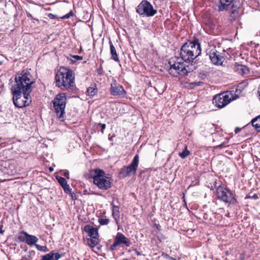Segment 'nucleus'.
<instances>
[{"label": "nucleus", "instance_id": "nucleus-22", "mask_svg": "<svg viewBox=\"0 0 260 260\" xmlns=\"http://www.w3.org/2000/svg\"><path fill=\"white\" fill-rule=\"evenodd\" d=\"M119 177L120 178H124L127 176H130L131 175L127 171V170L125 166L123 167L120 170L118 174Z\"/></svg>", "mask_w": 260, "mask_h": 260}, {"label": "nucleus", "instance_id": "nucleus-42", "mask_svg": "<svg viewBox=\"0 0 260 260\" xmlns=\"http://www.w3.org/2000/svg\"><path fill=\"white\" fill-rule=\"evenodd\" d=\"M235 12H236V10H233V11L231 12V15H232L233 14H234Z\"/></svg>", "mask_w": 260, "mask_h": 260}, {"label": "nucleus", "instance_id": "nucleus-21", "mask_svg": "<svg viewBox=\"0 0 260 260\" xmlns=\"http://www.w3.org/2000/svg\"><path fill=\"white\" fill-rule=\"evenodd\" d=\"M252 125L257 131H260V115L251 120Z\"/></svg>", "mask_w": 260, "mask_h": 260}, {"label": "nucleus", "instance_id": "nucleus-28", "mask_svg": "<svg viewBox=\"0 0 260 260\" xmlns=\"http://www.w3.org/2000/svg\"><path fill=\"white\" fill-rule=\"evenodd\" d=\"M99 222L101 225H107L109 222V220L107 218H100L99 219Z\"/></svg>", "mask_w": 260, "mask_h": 260}, {"label": "nucleus", "instance_id": "nucleus-37", "mask_svg": "<svg viewBox=\"0 0 260 260\" xmlns=\"http://www.w3.org/2000/svg\"><path fill=\"white\" fill-rule=\"evenodd\" d=\"M63 176L66 177L67 178L69 179V171H66L64 174Z\"/></svg>", "mask_w": 260, "mask_h": 260}, {"label": "nucleus", "instance_id": "nucleus-25", "mask_svg": "<svg viewBox=\"0 0 260 260\" xmlns=\"http://www.w3.org/2000/svg\"><path fill=\"white\" fill-rule=\"evenodd\" d=\"M119 209L118 206L114 205H112V216L115 219L119 217Z\"/></svg>", "mask_w": 260, "mask_h": 260}, {"label": "nucleus", "instance_id": "nucleus-12", "mask_svg": "<svg viewBox=\"0 0 260 260\" xmlns=\"http://www.w3.org/2000/svg\"><path fill=\"white\" fill-rule=\"evenodd\" d=\"M18 239L21 242H23L29 246L35 245L37 244L39 239L32 235L28 234L25 231H22L18 236Z\"/></svg>", "mask_w": 260, "mask_h": 260}, {"label": "nucleus", "instance_id": "nucleus-23", "mask_svg": "<svg viewBox=\"0 0 260 260\" xmlns=\"http://www.w3.org/2000/svg\"><path fill=\"white\" fill-rule=\"evenodd\" d=\"M88 245L93 248L95 246L99 243V237L90 238L87 239Z\"/></svg>", "mask_w": 260, "mask_h": 260}, {"label": "nucleus", "instance_id": "nucleus-43", "mask_svg": "<svg viewBox=\"0 0 260 260\" xmlns=\"http://www.w3.org/2000/svg\"><path fill=\"white\" fill-rule=\"evenodd\" d=\"M53 169L52 168H51V167H50V168H49V171H50V172L53 171Z\"/></svg>", "mask_w": 260, "mask_h": 260}, {"label": "nucleus", "instance_id": "nucleus-41", "mask_svg": "<svg viewBox=\"0 0 260 260\" xmlns=\"http://www.w3.org/2000/svg\"><path fill=\"white\" fill-rule=\"evenodd\" d=\"M202 83H203V82H199L197 83V85H200Z\"/></svg>", "mask_w": 260, "mask_h": 260}, {"label": "nucleus", "instance_id": "nucleus-20", "mask_svg": "<svg viewBox=\"0 0 260 260\" xmlns=\"http://www.w3.org/2000/svg\"><path fill=\"white\" fill-rule=\"evenodd\" d=\"M110 47V53L111 54V58L115 61H119L118 55L116 53V49L111 41L109 42Z\"/></svg>", "mask_w": 260, "mask_h": 260}, {"label": "nucleus", "instance_id": "nucleus-15", "mask_svg": "<svg viewBox=\"0 0 260 260\" xmlns=\"http://www.w3.org/2000/svg\"><path fill=\"white\" fill-rule=\"evenodd\" d=\"M139 161V157L138 154L135 155L131 164L127 166H125L127 171L131 175H135L136 173Z\"/></svg>", "mask_w": 260, "mask_h": 260}, {"label": "nucleus", "instance_id": "nucleus-40", "mask_svg": "<svg viewBox=\"0 0 260 260\" xmlns=\"http://www.w3.org/2000/svg\"><path fill=\"white\" fill-rule=\"evenodd\" d=\"M135 251H136V253L137 255H141V253L139 251H137V250H135Z\"/></svg>", "mask_w": 260, "mask_h": 260}, {"label": "nucleus", "instance_id": "nucleus-29", "mask_svg": "<svg viewBox=\"0 0 260 260\" xmlns=\"http://www.w3.org/2000/svg\"><path fill=\"white\" fill-rule=\"evenodd\" d=\"M36 247L37 249L39 251H43L44 252H46L48 250L47 248L46 247V246H41L38 244H36Z\"/></svg>", "mask_w": 260, "mask_h": 260}, {"label": "nucleus", "instance_id": "nucleus-35", "mask_svg": "<svg viewBox=\"0 0 260 260\" xmlns=\"http://www.w3.org/2000/svg\"><path fill=\"white\" fill-rule=\"evenodd\" d=\"M72 57L78 60H81L83 59V57L79 55H72Z\"/></svg>", "mask_w": 260, "mask_h": 260}, {"label": "nucleus", "instance_id": "nucleus-14", "mask_svg": "<svg viewBox=\"0 0 260 260\" xmlns=\"http://www.w3.org/2000/svg\"><path fill=\"white\" fill-rule=\"evenodd\" d=\"M208 54H209L211 61L214 64L220 65L223 62V57L215 48L211 49L207 53V55Z\"/></svg>", "mask_w": 260, "mask_h": 260}, {"label": "nucleus", "instance_id": "nucleus-32", "mask_svg": "<svg viewBox=\"0 0 260 260\" xmlns=\"http://www.w3.org/2000/svg\"><path fill=\"white\" fill-rule=\"evenodd\" d=\"M96 73L99 75H102L103 73V70L102 65H100V67L96 70Z\"/></svg>", "mask_w": 260, "mask_h": 260}, {"label": "nucleus", "instance_id": "nucleus-13", "mask_svg": "<svg viewBox=\"0 0 260 260\" xmlns=\"http://www.w3.org/2000/svg\"><path fill=\"white\" fill-rule=\"evenodd\" d=\"M110 93L112 95L122 98L125 96L126 91L121 85L114 80L111 84Z\"/></svg>", "mask_w": 260, "mask_h": 260}, {"label": "nucleus", "instance_id": "nucleus-46", "mask_svg": "<svg viewBox=\"0 0 260 260\" xmlns=\"http://www.w3.org/2000/svg\"><path fill=\"white\" fill-rule=\"evenodd\" d=\"M183 201H184V203H185V204H186V202H185V198H184V197H183Z\"/></svg>", "mask_w": 260, "mask_h": 260}, {"label": "nucleus", "instance_id": "nucleus-34", "mask_svg": "<svg viewBox=\"0 0 260 260\" xmlns=\"http://www.w3.org/2000/svg\"><path fill=\"white\" fill-rule=\"evenodd\" d=\"M73 15V12L72 11H71L69 13H68L67 14L63 16L62 18L64 19H67V18H70L71 16H72Z\"/></svg>", "mask_w": 260, "mask_h": 260}, {"label": "nucleus", "instance_id": "nucleus-27", "mask_svg": "<svg viewBox=\"0 0 260 260\" xmlns=\"http://www.w3.org/2000/svg\"><path fill=\"white\" fill-rule=\"evenodd\" d=\"M56 179L59 183L61 187L67 183L66 180L62 177L57 176H56Z\"/></svg>", "mask_w": 260, "mask_h": 260}, {"label": "nucleus", "instance_id": "nucleus-26", "mask_svg": "<svg viewBox=\"0 0 260 260\" xmlns=\"http://www.w3.org/2000/svg\"><path fill=\"white\" fill-rule=\"evenodd\" d=\"M97 91V89L93 86L89 87L87 89V93L88 95L91 96L94 95L96 93Z\"/></svg>", "mask_w": 260, "mask_h": 260}, {"label": "nucleus", "instance_id": "nucleus-19", "mask_svg": "<svg viewBox=\"0 0 260 260\" xmlns=\"http://www.w3.org/2000/svg\"><path fill=\"white\" fill-rule=\"evenodd\" d=\"M236 68L239 74L242 75H247L249 73V68L245 65L238 64L236 65Z\"/></svg>", "mask_w": 260, "mask_h": 260}, {"label": "nucleus", "instance_id": "nucleus-9", "mask_svg": "<svg viewBox=\"0 0 260 260\" xmlns=\"http://www.w3.org/2000/svg\"><path fill=\"white\" fill-rule=\"evenodd\" d=\"M216 192L218 198L223 202L233 205L237 204L236 195L228 188L219 186L217 188Z\"/></svg>", "mask_w": 260, "mask_h": 260}, {"label": "nucleus", "instance_id": "nucleus-33", "mask_svg": "<svg viewBox=\"0 0 260 260\" xmlns=\"http://www.w3.org/2000/svg\"><path fill=\"white\" fill-rule=\"evenodd\" d=\"M98 125H100L101 127V131L103 134L104 133V130L106 128V124L104 123H99Z\"/></svg>", "mask_w": 260, "mask_h": 260}, {"label": "nucleus", "instance_id": "nucleus-2", "mask_svg": "<svg viewBox=\"0 0 260 260\" xmlns=\"http://www.w3.org/2000/svg\"><path fill=\"white\" fill-rule=\"evenodd\" d=\"M56 85L62 90H73L75 87V74L70 68L61 67L55 76Z\"/></svg>", "mask_w": 260, "mask_h": 260}, {"label": "nucleus", "instance_id": "nucleus-3", "mask_svg": "<svg viewBox=\"0 0 260 260\" xmlns=\"http://www.w3.org/2000/svg\"><path fill=\"white\" fill-rule=\"evenodd\" d=\"M201 53V45L197 38H194L192 41L184 43L180 51L181 58L188 63L192 62Z\"/></svg>", "mask_w": 260, "mask_h": 260}, {"label": "nucleus", "instance_id": "nucleus-16", "mask_svg": "<svg viewBox=\"0 0 260 260\" xmlns=\"http://www.w3.org/2000/svg\"><path fill=\"white\" fill-rule=\"evenodd\" d=\"M84 229V231L88 234V235L90 238L99 237L98 230L97 228L87 224L85 225Z\"/></svg>", "mask_w": 260, "mask_h": 260}, {"label": "nucleus", "instance_id": "nucleus-1", "mask_svg": "<svg viewBox=\"0 0 260 260\" xmlns=\"http://www.w3.org/2000/svg\"><path fill=\"white\" fill-rule=\"evenodd\" d=\"M15 81L11 88L13 90L30 93L35 86L36 80L29 71L23 70L17 73Z\"/></svg>", "mask_w": 260, "mask_h": 260}, {"label": "nucleus", "instance_id": "nucleus-18", "mask_svg": "<svg viewBox=\"0 0 260 260\" xmlns=\"http://www.w3.org/2000/svg\"><path fill=\"white\" fill-rule=\"evenodd\" d=\"M61 257L58 253L50 252L42 256V260H58Z\"/></svg>", "mask_w": 260, "mask_h": 260}, {"label": "nucleus", "instance_id": "nucleus-38", "mask_svg": "<svg viewBox=\"0 0 260 260\" xmlns=\"http://www.w3.org/2000/svg\"><path fill=\"white\" fill-rule=\"evenodd\" d=\"M248 198H252L254 200H256L258 198V196L256 194H254L252 197L249 196Z\"/></svg>", "mask_w": 260, "mask_h": 260}, {"label": "nucleus", "instance_id": "nucleus-4", "mask_svg": "<svg viewBox=\"0 0 260 260\" xmlns=\"http://www.w3.org/2000/svg\"><path fill=\"white\" fill-rule=\"evenodd\" d=\"M90 175L93 179V183L98 187L103 190H107L112 186V179L106 176L105 172L100 169H96L91 170Z\"/></svg>", "mask_w": 260, "mask_h": 260}, {"label": "nucleus", "instance_id": "nucleus-17", "mask_svg": "<svg viewBox=\"0 0 260 260\" xmlns=\"http://www.w3.org/2000/svg\"><path fill=\"white\" fill-rule=\"evenodd\" d=\"M234 0H220L217 10L219 12L227 11Z\"/></svg>", "mask_w": 260, "mask_h": 260}, {"label": "nucleus", "instance_id": "nucleus-8", "mask_svg": "<svg viewBox=\"0 0 260 260\" xmlns=\"http://www.w3.org/2000/svg\"><path fill=\"white\" fill-rule=\"evenodd\" d=\"M13 94V101L14 105L22 108L28 106L31 102L29 93L23 92L18 90H11Z\"/></svg>", "mask_w": 260, "mask_h": 260}, {"label": "nucleus", "instance_id": "nucleus-5", "mask_svg": "<svg viewBox=\"0 0 260 260\" xmlns=\"http://www.w3.org/2000/svg\"><path fill=\"white\" fill-rule=\"evenodd\" d=\"M178 59L176 57L172 58L168 62L169 65V73L174 77L183 76L190 72L189 67L185 66L183 62L179 61Z\"/></svg>", "mask_w": 260, "mask_h": 260}, {"label": "nucleus", "instance_id": "nucleus-6", "mask_svg": "<svg viewBox=\"0 0 260 260\" xmlns=\"http://www.w3.org/2000/svg\"><path fill=\"white\" fill-rule=\"evenodd\" d=\"M237 96L234 91H226L214 95L213 103L215 107L221 109L236 100Z\"/></svg>", "mask_w": 260, "mask_h": 260}, {"label": "nucleus", "instance_id": "nucleus-30", "mask_svg": "<svg viewBox=\"0 0 260 260\" xmlns=\"http://www.w3.org/2000/svg\"><path fill=\"white\" fill-rule=\"evenodd\" d=\"M62 187L64 191L67 193L71 192V189L70 188L69 185L67 183L63 186H62Z\"/></svg>", "mask_w": 260, "mask_h": 260}, {"label": "nucleus", "instance_id": "nucleus-24", "mask_svg": "<svg viewBox=\"0 0 260 260\" xmlns=\"http://www.w3.org/2000/svg\"><path fill=\"white\" fill-rule=\"evenodd\" d=\"M190 152L189 150L187 149V146H185L184 150L181 152H179L178 155L182 159H184L186 158L189 155H190Z\"/></svg>", "mask_w": 260, "mask_h": 260}, {"label": "nucleus", "instance_id": "nucleus-7", "mask_svg": "<svg viewBox=\"0 0 260 260\" xmlns=\"http://www.w3.org/2000/svg\"><path fill=\"white\" fill-rule=\"evenodd\" d=\"M67 100L66 93H60L57 94L54 100L52 101L55 112L60 121H63L65 118Z\"/></svg>", "mask_w": 260, "mask_h": 260}, {"label": "nucleus", "instance_id": "nucleus-39", "mask_svg": "<svg viewBox=\"0 0 260 260\" xmlns=\"http://www.w3.org/2000/svg\"><path fill=\"white\" fill-rule=\"evenodd\" d=\"M3 225L0 226V233L3 234L4 232V231L3 230Z\"/></svg>", "mask_w": 260, "mask_h": 260}, {"label": "nucleus", "instance_id": "nucleus-36", "mask_svg": "<svg viewBox=\"0 0 260 260\" xmlns=\"http://www.w3.org/2000/svg\"><path fill=\"white\" fill-rule=\"evenodd\" d=\"M30 255H25L22 257L21 260H30Z\"/></svg>", "mask_w": 260, "mask_h": 260}, {"label": "nucleus", "instance_id": "nucleus-44", "mask_svg": "<svg viewBox=\"0 0 260 260\" xmlns=\"http://www.w3.org/2000/svg\"><path fill=\"white\" fill-rule=\"evenodd\" d=\"M75 62V61L73 60H71V63H74Z\"/></svg>", "mask_w": 260, "mask_h": 260}, {"label": "nucleus", "instance_id": "nucleus-31", "mask_svg": "<svg viewBox=\"0 0 260 260\" xmlns=\"http://www.w3.org/2000/svg\"><path fill=\"white\" fill-rule=\"evenodd\" d=\"M162 256H164V257H165L167 259H170V260H177L176 258L172 257V256H170L169 254H168L167 253H162Z\"/></svg>", "mask_w": 260, "mask_h": 260}, {"label": "nucleus", "instance_id": "nucleus-10", "mask_svg": "<svg viewBox=\"0 0 260 260\" xmlns=\"http://www.w3.org/2000/svg\"><path fill=\"white\" fill-rule=\"evenodd\" d=\"M137 12L140 15L147 17L153 16L157 13V10L153 8V6L147 1H142L138 6Z\"/></svg>", "mask_w": 260, "mask_h": 260}, {"label": "nucleus", "instance_id": "nucleus-45", "mask_svg": "<svg viewBox=\"0 0 260 260\" xmlns=\"http://www.w3.org/2000/svg\"><path fill=\"white\" fill-rule=\"evenodd\" d=\"M223 144L219 145V147L222 148L223 147Z\"/></svg>", "mask_w": 260, "mask_h": 260}, {"label": "nucleus", "instance_id": "nucleus-11", "mask_svg": "<svg viewBox=\"0 0 260 260\" xmlns=\"http://www.w3.org/2000/svg\"><path fill=\"white\" fill-rule=\"evenodd\" d=\"M121 245L128 247L131 245V242L123 234L121 233H117L114 242L110 246V249L111 250H114L117 246Z\"/></svg>", "mask_w": 260, "mask_h": 260}, {"label": "nucleus", "instance_id": "nucleus-47", "mask_svg": "<svg viewBox=\"0 0 260 260\" xmlns=\"http://www.w3.org/2000/svg\"><path fill=\"white\" fill-rule=\"evenodd\" d=\"M2 64V61H0V64Z\"/></svg>", "mask_w": 260, "mask_h": 260}]
</instances>
